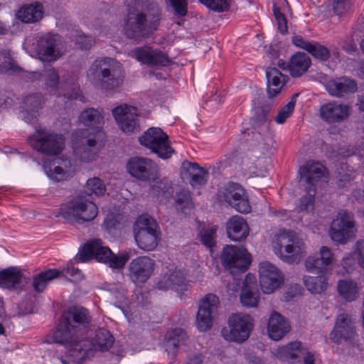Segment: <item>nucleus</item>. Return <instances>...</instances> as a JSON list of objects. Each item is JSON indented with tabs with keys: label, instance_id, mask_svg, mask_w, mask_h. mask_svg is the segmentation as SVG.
Masks as SVG:
<instances>
[{
	"label": "nucleus",
	"instance_id": "obj_1",
	"mask_svg": "<svg viewBox=\"0 0 364 364\" xmlns=\"http://www.w3.org/2000/svg\"><path fill=\"white\" fill-rule=\"evenodd\" d=\"M90 321L91 316L86 309L73 306L63 316L58 328L53 333V342L63 345L67 356L76 363L84 360L85 348L80 346L77 349L75 344L87 331Z\"/></svg>",
	"mask_w": 364,
	"mask_h": 364
},
{
	"label": "nucleus",
	"instance_id": "obj_2",
	"mask_svg": "<svg viewBox=\"0 0 364 364\" xmlns=\"http://www.w3.org/2000/svg\"><path fill=\"white\" fill-rule=\"evenodd\" d=\"M79 122L86 128L79 129L73 134V153L82 161H91L95 159L106 139L102 129L103 117L95 109H87L81 112Z\"/></svg>",
	"mask_w": 364,
	"mask_h": 364
},
{
	"label": "nucleus",
	"instance_id": "obj_3",
	"mask_svg": "<svg viewBox=\"0 0 364 364\" xmlns=\"http://www.w3.org/2000/svg\"><path fill=\"white\" fill-rule=\"evenodd\" d=\"M161 19L159 6L149 0H127V13L123 32L130 39L140 41L156 31Z\"/></svg>",
	"mask_w": 364,
	"mask_h": 364
},
{
	"label": "nucleus",
	"instance_id": "obj_4",
	"mask_svg": "<svg viewBox=\"0 0 364 364\" xmlns=\"http://www.w3.org/2000/svg\"><path fill=\"white\" fill-rule=\"evenodd\" d=\"M298 173L305 194L297 200L295 209L299 213L307 212L314 209L316 184L321 181H327L328 172L321 163L308 161L299 168Z\"/></svg>",
	"mask_w": 364,
	"mask_h": 364
},
{
	"label": "nucleus",
	"instance_id": "obj_5",
	"mask_svg": "<svg viewBox=\"0 0 364 364\" xmlns=\"http://www.w3.org/2000/svg\"><path fill=\"white\" fill-rule=\"evenodd\" d=\"M127 170L134 178L143 181H156L152 186L151 194L160 203L166 200L173 194L171 183L156 181L159 178V168L157 165L150 159L145 157H133L127 163Z\"/></svg>",
	"mask_w": 364,
	"mask_h": 364
},
{
	"label": "nucleus",
	"instance_id": "obj_6",
	"mask_svg": "<svg viewBox=\"0 0 364 364\" xmlns=\"http://www.w3.org/2000/svg\"><path fill=\"white\" fill-rule=\"evenodd\" d=\"M275 254L285 263L297 264L306 254L304 240L294 230L281 229L273 241Z\"/></svg>",
	"mask_w": 364,
	"mask_h": 364
},
{
	"label": "nucleus",
	"instance_id": "obj_7",
	"mask_svg": "<svg viewBox=\"0 0 364 364\" xmlns=\"http://www.w3.org/2000/svg\"><path fill=\"white\" fill-rule=\"evenodd\" d=\"M129 257L130 255L128 252L114 255L108 247L102 245L101 240L95 239L84 245L77 259L85 262L95 258L98 262L105 263L112 269H121Z\"/></svg>",
	"mask_w": 364,
	"mask_h": 364
},
{
	"label": "nucleus",
	"instance_id": "obj_8",
	"mask_svg": "<svg viewBox=\"0 0 364 364\" xmlns=\"http://www.w3.org/2000/svg\"><path fill=\"white\" fill-rule=\"evenodd\" d=\"M133 232L139 248L144 251H152L157 247L160 230L156 220L150 215H139L134 225Z\"/></svg>",
	"mask_w": 364,
	"mask_h": 364
},
{
	"label": "nucleus",
	"instance_id": "obj_9",
	"mask_svg": "<svg viewBox=\"0 0 364 364\" xmlns=\"http://www.w3.org/2000/svg\"><path fill=\"white\" fill-rule=\"evenodd\" d=\"M97 213L96 204L82 197L63 203L59 211V215L65 220L79 224L92 220Z\"/></svg>",
	"mask_w": 364,
	"mask_h": 364
},
{
	"label": "nucleus",
	"instance_id": "obj_10",
	"mask_svg": "<svg viewBox=\"0 0 364 364\" xmlns=\"http://www.w3.org/2000/svg\"><path fill=\"white\" fill-rule=\"evenodd\" d=\"M358 228L353 213L345 210H339L332 219L328 234L333 242L346 245L356 237Z\"/></svg>",
	"mask_w": 364,
	"mask_h": 364
},
{
	"label": "nucleus",
	"instance_id": "obj_11",
	"mask_svg": "<svg viewBox=\"0 0 364 364\" xmlns=\"http://www.w3.org/2000/svg\"><path fill=\"white\" fill-rule=\"evenodd\" d=\"M116 61L110 58L95 60L87 71L89 78L95 80L100 77L102 81V87L105 90H114L119 87L123 81L120 72L114 69Z\"/></svg>",
	"mask_w": 364,
	"mask_h": 364
},
{
	"label": "nucleus",
	"instance_id": "obj_12",
	"mask_svg": "<svg viewBox=\"0 0 364 364\" xmlns=\"http://www.w3.org/2000/svg\"><path fill=\"white\" fill-rule=\"evenodd\" d=\"M28 142L37 151L53 156L63 150L65 139L60 134L40 127L28 138Z\"/></svg>",
	"mask_w": 364,
	"mask_h": 364
},
{
	"label": "nucleus",
	"instance_id": "obj_13",
	"mask_svg": "<svg viewBox=\"0 0 364 364\" xmlns=\"http://www.w3.org/2000/svg\"><path fill=\"white\" fill-rule=\"evenodd\" d=\"M26 46L31 55L42 62H54L63 54L58 36L50 33L35 37Z\"/></svg>",
	"mask_w": 364,
	"mask_h": 364
},
{
	"label": "nucleus",
	"instance_id": "obj_14",
	"mask_svg": "<svg viewBox=\"0 0 364 364\" xmlns=\"http://www.w3.org/2000/svg\"><path fill=\"white\" fill-rule=\"evenodd\" d=\"M228 328L222 330L225 340L241 343L250 336L253 328L252 317L245 314H235L228 318Z\"/></svg>",
	"mask_w": 364,
	"mask_h": 364
},
{
	"label": "nucleus",
	"instance_id": "obj_15",
	"mask_svg": "<svg viewBox=\"0 0 364 364\" xmlns=\"http://www.w3.org/2000/svg\"><path fill=\"white\" fill-rule=\"evenodd\" d=\"M140 144L149 149L163 159L170 158L174 152L170 145L168 135L160 128L149 129L139 138Z\"/></svg>",
	"mask_w": 364,
	"mask_h": 364
},
{
	"label": "nucleus",
	"instance_id": "obj_16",
	"mask_svg": "<svg viewBox=\"0 0 364 364\" xmlns=\"http://www.w3.org/2000/svg\"><path fill=\"white\" fill-rule=\"evenodd\" d=\"M259 277L261 289L264 294H272L284 283V275L282 272L267 261L259 263Z\"/></svg>",
	"mask_w": 364,
	"mask_h": 364
},
{
	"label": "nucleus",
	"instance_id": "obj_17",
	"mask_svg": "<svg viewBox=\"0 0 364 364\" xmlns=\"http://www.w3.org/2000/svg\"><path fill=\"white\" fill-rule=\"evenodd\" d=\"M219 304V299L214 294H207L201 299L196 321V326L200 331H207L212 327Z\"/></svg>",
	"mask_w": 364,
	"mask_h": 364
},
{
	"label": "nucleus",
	"instance_id": "obj_18",
	"mask_svg": "<svg viewBox=\"0 0 364 364\" xmlns=\"http://www.w3.org/2000/svg\"><path fill=\"white\" fill-rule=\"evenodd\" d=\"M218 198L226 202L237 212L248 213L251 206L245 190L237 183H229L218 191Z\"/></svg>",
	"mask_w": 364,
	"mask_h": 364
},
{
	"label": "nucleus",
	"instance_id": "obj_19",
	"mask_svg": "<svg viewBox=\"0 0 364 364\" xmlns=\"http://www.w3.org/2000/svg\"><path fill=\"white\" fill-rule=\"evenodd\" d=\"M336 264L334 253L327 246L320 247L317 254L309 255L304 262V267L310 273L325 274L331 270Z\"/></svg>",
	"mask_w": 364,
	"mask_h": 364
},
{
	"label": "nucleus",
	"instance_id": "obj_20",
	"mask_svg": "<svg viewBox=\"0 0 364 364\" xmlns=\"http://www.w3.org/2000/svg\"><path fill=\"white\" fill-rule=\"evenodd\" d=\"M221 260L232 272L235 270L245 272L251 262L250 255L247 250L234 245H227L223 248Z\"/></svg>",
	"mask_w": 364,
	"mask_h": 364
},
{
	"label": "nucleus",
	"instance_id": "obj_21",
	"mask_svg": "<svg viewBox=\"0 0 364 364\" xmlns=\"http://www.w3.org/2000/svg\"><path fill=\"white\" fill-rule=\"evenodd\" d=\"M357 336L355 320L348 314H340L330 334L331 340L336 343H340L343 340L351 343Z\"/></svg>",
	"mask_w": 364,
	"mask_h": 364
},
{
	"label": "nucleus",
	"instance_id": "obj_22",
	"mask_svg": "<svg viewBox=\"0 0 364 364\" xmlns=\"http://www.w3.org/2000/svg\"><path fill=\"white\" fill-rule=\"evenodd\" d=\"M156 262L148 256H140L132 259L129 264V277L136 285L144 284L153 274Z\"/></svg>",
	"mask_w": 364,
	"mask_h": 364
},
{
	"label": "nucleus",
	"instance_id": "obj_23",
	"mask_svg": "<svg viewBox=\"0 0 364 364\" xmlns=\"http://www.w3.org/2000/svg\"><path fill=\"white\" fill-rule=\"evenodd\" d=\"M129 55L141 64L151 67L167 66L171 63V60L166 53L150 46L136 48L132 50Z\"/></svg>",
	"mask_w": 364,
	"mask_h": 364
},
{
	"label": "nucleus",
	"instance_id": "obj_24",
	"mask_svg": "<svg viewBox=\"0 0 364 364\" xmlns=\"http://www.w3.org/2000/svg\"><path fill=\"white\" fill-rule=\"evenodd\" d=\"M352 113V107L348 104L331 101L322 105L318 110L320 118L328 123L341 122Z\"/></svg>",
	"mask_w": 364,
	"mask_h": 364
},
{
	"label": "nucleus",
	"instance_id": "obj_25",
	"mask_svg": "<svg viewBox=\"0 0 364 364\" xmlns=\"http://www.w3.org/2000/svg\"><path fill=\"white\" fill-rule=\"evenodd\" d=\"M112 114L122 132L129 133L138 129V112L136 107L120 105L113 109Z\"/></svg>",
	"mask_w": 364,
	"mask_h": 364
},
{
	"label": "nucleus",
	"instance_id": "obj_26",
	"mask_svg": "<svg viewBox=\"0 0 364 364\" xmlns=\"http://www.w3.org/2000/svg\"><path fill=\"white\" fill-rule=\"evenodd\" d=\"M113 343L114 338L110 332L106 329L100 328L96 331L92 341L81 338L80 341L75 344V348L77 349L80 348V346L85 348V359L88 355V351L90 350L106 351L112 347Z\"/></svg>",
	"mask_w": 364,
	"mask_h": 364
},
{
	"label": "nucleus",
	"instance_id": "obj_27",
	"mask_svg": "<svg viewBox=\"0 0 364 364\" xmlns=\"http://www.w3.org/2000/svg\"><path fill=\"white\" fill-rule=\"evenodd\" d=\"M46 102L41 93L26 95L22 101L21 109L23 119L27 123H33L39 116V110L43 108Z\"/></svg>",
	"mask_w": 364,
	"mask_h": 364
},
{
	"label": "nucleus",
	"instance_id": "obj_28",
	"mask_svg": "<svg viewBox=\"0 0 364 364\" xmlns=\"http://www.w3.org/2000/svg\"><path fill=\"white\" fill-rule=\"evenodd\" d=\"M324 87L328 93L336 97H343L357 90L356 82L347 77H340L328 80Z\"/></svg>",
	"mask_w": 364,
	"mask_h": 364
},
{
	"label": "nucleus",
	"instance_id": "obj_29",
	"mask_svg": "<svg viewBox=\"0 0 364 364\" xmlns=\"http://www.w3.org/2000/svg\"><path fill=\"white\" fill-rule=\"evenodd\" d=\"M181 175L183 180H188L192 187L204 185L207 181L208 173L198 164L188 161L183 162Z\"/></svg>",
	"mask_w": 364,
	"mask_h": 364
},
{
	"label": "nucleus",
	"instance_id": "obj_30",
	"mask_svg": "<svg viewBox=\"0 0 364 364\" xmlns=\"http://www.w3.org/2000/svg\"><path fill=\"white\" fill-rule=\"evenodd\" d=\"M291 329L289 321L280 314L273 312L268 320L267 333L274 341L282 339Z\"/></svg>",
	"mask_w": 364,
	"mask_h": 364
},
{
	"label": "nucleus",
	"instance_id": "obj_31",
	"mask_svg": "<svg viewBox=\"0 0 364 364\" xmlns=\"http://www.w3.org/2000/svg\"><path fill=\"white\" fill-rule=\"evenodd\" d=\"M186 286L183 273L180 269H170L164 274L157 283V288L161 290H183Z\"/></svg>",
	"mask_w": 364,
	"mask_h": 364
},
{
	"label": "nucleus",
	"instance_id": "obj_32",
	"mask_svg": "<svg viewBox=\"0 0 364 364\" xmlns=\"http://www.w3.org/2000/svg\"><path fill=\"white\" fill-rule=\"evenodd\" d=\"M226 232L232 241H242L249 235L250 228L247 221L242 217L234 215L226 222Z\"/></svg>",
	"mask_w": 364,
	"mask_h": 364
},
{
	"label": "nucleus",
	"instance_id": "obj_33",
	"mask_svg": "<svg viewBox=\"0 0 364 364\" xmlns=\"http://www.w3.org/2000/svg\"><path fill=\"white\" fill-rule=\"evenodd\" d=\"M27 283L21 272L16 267L0 271V287L9 289H22Z\"/></svg>",
	"mask_w": 364,
	"mask_h": 364
},
{
	"label": "nucleus",
	"instance_id": "obj_34",
	"mask_svg": "<svg viewBox=\"0 0 364 364\" xmlns=\"http://www.w3.org/2000/svg\"><path fill=\"white\" fill-rule=\"evenodd\" d=\"M255 277L247 274L240 294L242 304L247 307L257 306L259 299V292L255 287Z\"/></svg>",
	"mask_w": 364,
	"mask_h": 364
},
{
	"label": "nucleus",
	"instance_id": "obj_35",
	"mask_svg": "<svg viewBox=\"0 0 364 364\" xmlns=\"http://www.w3.org/2000/svg\"><path fill=\"white\" fill-rule=\"evenodd\" d=\"M47 175L53 180L60 181H64L73 176L75 172V167L70 160L57 159L53 167L45 166Z\"/></svg>",
	"mask_w": 364,
	"mask_h": 364
},
{
	"label": "nucleus",
	"instance_id": "obj_36",
	"mask_svg": "<svg viewBox=\"0 0 364 364\" xmlns=\"http://www.w3.org/2000/svg\"><path fill=\"white\" fill-rule=\"evenodd\" d=\"M43 16V6L39 3L21 6L16 12V18L23 23H33L40 21Z\"/></svg>",
	"mask_w": 364,
	"mask_h": 364
},
{
	"label": "nucleus",
	"instance_id": "obj_37",
	"mask_svg": "<svg viewBox=\"0 0 364 364\" xmlns=\"http://www.w3.org/2000/svg\"><path fill=\"white\" fill-rule=\"evenodd\" d=\"M166 350L171 358L175 357L178 348L181 346L186 344L188 341V336L186 332L181 328H176L168 331L166 335Z\"/></svg>",
	"mask_w": 364,
	"mask_h": 364
},
{
	"label": "nucleus",
	"instance_id": "obj_38",
	"mask_svg": "<svg viewBox=\"0 0 364 364\" xmlns=\"http://www.w3.org/2000/svg\"><path fill=\"white\" fill-rule=\"evenodd\" d=\"M304 347L299 341L291 342L287 346L279 347L275 355L282 360L294 362L295 359L300 358L304 354Z\"/></svg>",
	"mask_w": 364,
	"mask_h": 364
},
{
	"label": "nucleus",
	"instance_id": "obj_39",
	"mask_svg": "<svg viewBox=\"0 0 364 364\" xmlns=\"http://www.w3.org/2000/svg\"><path fill=\"white\" fill-rule=\"evenodd\" d=\"M267 92L269 97H274L285 83V77L275 68H269L266 71Z\"/></svg>",
	"mask_w": 364,
	"mask_h": 364
},
{
	"label": "nucleus",
	"instance_id": "obj_40",
	"mask_svg": "<svg viewBox=\"0 0 364 364\" xmlns=\"http://www.w3.org/2000/svg\"><path fill=\"white\" fill-rule=\"evenodd\" d=\"M311 64L310 58L304 53H296L290 59L289 69L291 75L300 77L306 72Z\"/></svg>",
	"mask_w": 364,
	"mask_h": 364
},
{
	"label": "nucleus",
	"instance_id": "obj_41",
	"mask_svg": "<svg viewBox=\"0 0 364 364\" xmlns=\"http://www.w3.org/2000/svg\"><path fill=\"white\" fill-rule=\"evenodd\" d=\"M41 77L44 81L45 88L53 95H60L59 75L53 68H48L44 70Z\"/></svg>",
	"mask_w": 364,
	"mask_h": 364
},
{
	"label": "nucleus",
	"instance_id": "obj_42",
	"mask_svg": "<svg viewBox=\"0 0 364 364\" xmlns=\"http://www.w3.org/2000/svg\"><path fill=\"white\" fill-rule=\"evenodd\" d=\"M303 282L307 290L312 294H321L327 289L328 286L327 278L323 275L304 276Z\"/></svg>",
	"mask_w": 364,
	"mask_h": 364
},
{
	"label": "nucleus",
	"instance_id": "obj_43",
	"mask_svg": "<svg viewBox=\"0 0 364 364\" xmlns=\"http://www.w3.org/2000/svg\"><path fill=\"white\" fill-rule=\"evenodd\" d=\"M60 275L58 269H49L42 272L33 278V287L36 292L43 291L48 283Z\"/></svg>",
	"mask_w": 364,
	"mask_h": 364
},
{
	"label": "nucleus",
	"instance_id": "obj_44",
	"mask_svg": "<svg viewBox=\"0 0 364 364\" xmlns=\"http://www.w3.org/2000/svg\"><path fill=\"white\" fill-rule=\"evenodd\" d=\"M338 291L343 299L349 301L355 300L358 295V285L352 280H340L338 283Z\"/></svg>",
	"mask_w": 364,
	"mask_h": 364
},
{
	"label": "nucleus",
	"instance_id": "obj_45",
	"mask_svg": "<svg viewBox=\"0 0 364 364\" xmlns=\"http://www.w3.org/2000/svg\"><path fill=\"white\" fill-rule=\"evenodd\" d=\"M19 67L7 50H0V73L11 74L17 72Z\"/></svg>",
	"mask_w": 364,
	"mask_h": 364
},
{
	"label": "nucleus",
	"instance_id": "obj_46",
	"mask_svg": "<svg viewBox=\"0 0 364 364\" xmlns=\"http://www.w3.org/2000/svg\"><path fill=\"white\" fill-rule=\"evenodd\" d=\"M175 203L177 210L184 214L188 213L193 205L190 192L185 189L176 193Z\"/></svg>",
	"mask_w": 364,
	"mask_h": 364
},
{
	"label": "nucleus",
	"instance_id": "obj_47",
	"mask_svg": "<svg viewBox=\"0 0 364 364\" xmlns=\"http://www.w3.org/2000/svg\"><path fill=\"white\" fill-rule=\"evenodd\" d=\"M298 94H294L292 96L291 100L279 109L277 115L275 117V122L277 124H282L284 123L286 119L291 116L294 109L296 100Z\"/></svg>",
	"mask_w": 364,
	"mask_h": 364
},
{
	"label": "nucleus",
	"instance_id": "obj_48",
	"mask_svg": "<svg viewBox=\"0 0 364 364\" xmlns=\"http://www.w3.org/2000/svg\"><path fill=\"white\" fill-rule=\"evenodd\" d=\"M85 191L88 195L95 194V196H101L105 193L106 188L101 179L95 177L87 180L85 186Z\"/></svg>",
	"mask_w": 364,
	"mask_h": 364
},
{
	"label": "nucleus",
	"instance_id": "obj_49",
	"mask_svg": "<svg viewBox=\"0 0 364 364\" xmlns=\"http://www.w3.org/2000/svg\"><path fill=\"white\" fill-rule=\"evenodd\" d=\"M217 227L212 226L202 230L200 233L201 242L207 247L211 248L215 244Z\"/></svg>",
	"mask_w": 364,
	"mask_h": 364
},
{
	"label": "nucleus",
	"instance_id": "obj_50",
	"mask_svg": "<svg viewBox=\"0 0 364 364\" xmlns=\"http://www.w3.org/2000/svg\"><path fill=\"white\" fill-rule=\"evenodd\" d=\"M198 1L213 11L223 12L228 9L230 0H198Z\"/></svg>",
	"mask_w": 364,
	"mask_h": 364
},
{
	"label": "nucleus",
	"instance_id": "obj_51",
	"mask_svg": "<svg viewBox=\"0 0 364 364\" xmlns=\"http://www.w3.org/2000/svg\"><path fill=\"white\" fill-rule=\"evenodd\" d=\"M312 56L320 60L325 61L330 57V50L316 42H313L308 51Z\"/></svg>",
	"mask_w": 364,
	"mask_h": 364
},
{
	"label": "nucleus",
	"instance_id": "obj_52",
	"mask_svg": "<svg viewBox=\"0 0 364 364\" xmlns=\"http://www.w3.org/2000/svg\"><path fill=\"white\" fill-rule=\"evenodd\" d=\"M110 294L115 300L114 302L117 306L126 304V291L121 285H114L109 289Z\"/></svg>",
	"mask_w": 364,
	"mask_h": 364
},
{
	"label": "nucleus",
	"instance_id": "obj_53",
	"mask_svg": "<svg viewBox=\"0 0 364 364\" xmlns=\"http://www.w3.org/2000/svg\"><path fill=\"white\" fill-rule=\"evenodd\" d=\"M172 6L174 13L178 17H183L188 12L187 0H168Z\"/></svg>",
	"mask_w": 364,
	"mask_h": 364
},
{
	"label": "nucleus",
	"instance_id": "obj_54",
	"mask_svg": "<svg viewBox=\"0 0 364 364\" xmlns=\"http://www.w3.org/2000/svg\"><path fill=\"white\" fill-rule=\"evenodd\" d=\"M60 274L64 276H70L74 279L80 280L82 279V274L78 268H75L73 265V262L70 261L67 264L66 267L60 270H58Z\"/></svg>",
	"mask_w": 364,
	"mask_h": 364
},
{
	"label": "nucleus",
	"instance_id": "obj_55",
	"mask_svg": "<svg viewBox=\"0 0 364 364\" xmlns=\"http://www.w3.org/2000/svg\"><path fill=\"white\" fill-rule=\"evenodd\" d=\"M75 38V43L78 45L79 48L81 49H89L94 43L92 37L85 36L77 31H76Z\"/></svg>",
	"mask_w": 364,
	"mask_h": 364
},
{
	"label": "nucleus",
	"instance_id": "obj_56",
	"mask_svg": "<svg viewBox=\"0 0 364 364\" xmlns=\"http://www.w3.org/2000/svg\"><path fill=\"white\" fill-rule=\"evenodd\" d=\"M350 8L349 0H334L333 11L338 16H342L347 13Z\"/></svg>",
	"mask_w": 364,
	"mask_h": 364
},
{
	"label": "nucleus",
	"instance_id": "obj_57",
	"mask_svg": "<svg viewBox=\"0 0 364 364\" xmlns=\"http://www.w3.org/2000/svg\"><path fill=\"white\" fill-rule=\"evenodd\" d=\"M273 12L277 21L278 29L282 34L287 33V22L284 15L277 7H274Z\"/></svg>",
	"mask_w": 364,
	"mask_h": 364
},
{
	"label": "nucleus",
	"instance_id": "obj_58",
	"mask_svg": "<svg viewBox=\"0 0 364 364\" xmlns=\"http://www.w3.org/2000/svg\"><path fill=\"white\" fill-rule=\"evenodd\" d=\"M353 253L357 257L360 266L364 268V240H358L355 243Z\"/></svg>",
	"mask_w": 364,
	"mask_h": 364
},
{
	"label": "nucleus",
	"instance_id": "obj_59",
	"mask_svg": "<svg viewBox=\"0 0 364 364\" xmlns=\"http://www.w3.org/2000/svg\"><path fill=\"white\" fill-rule=\"evenodd\" d=\"M293 43L299 48H301L306 51H309L310 49V47L313 42H309L305 41L302 37L301 36H295L292 39Z\"/></svg>",
	"mask_w": 364,
	"mask_h": 364
},
{
	"label": "nucleus",
	"instance_id": "obj_60",
	"mask_svg": "<svg viewBox=\"0 0 364 364\" xmlns=\"http://www.w3.org/2000/svg\"><path fill=\"white\" fill-rule=\"evenodd\" d=\"M117 221V217L114 213H108L105 220L104 224L107 228H112L115 225V223Z\"/></svg>",
	"mask_w": 364,
	"mask_h": 364
},
{
	"label": "nucleus",
	"instance_id": "obj_61",
	"mask_svg": "<svg viewBox=\"0 0 364 364\" xmlns=\"http://www.w3.org/2000/svg\"><path fill=\"white\" fill-rule=\"evenodd\" d=\"M304 359V364H315L314 355L311 353L307 350L306 348L304 349V354L301 356Z\"/></svg>",
	"mask_w": 364,
	"mask_h": 364
},
{
	"label": "nucleus",
	"instance_id": "obj_62",
	"mask_svg": "<svg viewBox=\"0 0 364 364\" xmlns=\"http://www.w3.org/2000/svg\"><path fill=\"white\" fill-rule=\"evenodd\" d=\"M203 277L204 274L202 272V270L200 269H196L195 273L193 275V279L191 281L201 282H203Z\"/></svg>",
	"mask_w": 364,
	"mask_h": 364
},
{
	"label": "nucleus",
	"instance_id": "obj_63",
	"mask_svg": "<svg viewBox=\"0 0 364 364\" xmlns=\"http://www.w3.org/2000/svg\"><path fill=\"white\" fill-rule=\"evenodd\" d=\"M80 97V91L78 87H73V92L70 94H68L67 97L68 99H77Z\"/></svg>",
	"mask_w": 364,
	"mask_h": 364
},
{
	"label": "nucleus",
	"instance_id": "obj_64",
	"mask_svg": "<svg viewBox=\"0 0 364 364\" xmlns=\"http://www.w3.org/2000/svg\"><path fill=\"white\" fill-rule=\"evenodd\" d=\"M202 357L200 355H196L187 364H201Z\"/></svg>",
	"mask_w": 364,
	"mask_h": 364
}]
</instances>
